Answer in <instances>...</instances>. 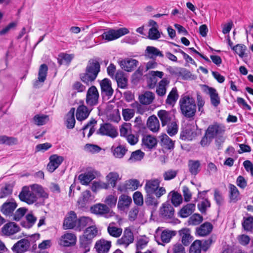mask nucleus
I'll return each instance as SVG.
<instances>
[{
	"mask_svg": "<svg viewBox=\"0 0 253 253\" xmlns=\"http://www.w3.org/2000/svg\"><path fill=\"white\" fill-rule=\"evenodd\" d=\"M212 228V225L211 223L206 222L196 228V233L199 236H205L211 232Z\"/></svg>",
	"mask_w": 253,
	"mask_h": 253,
	"instance_id": "c85d7f7f",
	"label": "nucleus"
},
{
	"mask_svg": "<svg viewBox=\"0 0 253 253\" xmlns=\"http://www.w3.org/2000/svg\"><path fill=\"white\" fill-rule=\"evenodd\" d=\"M144 156V153L140 150L133 152L128 161L130 162H135L141 160Z\"/></svg>",
	"mask_w": 253,
	"mask_h": 253,
	"instance_id": "6e6d98bb",
	"label": "nucleus"
},
{
	"mask_svg": "<svg viewBox=\"0 0 253 253\" xmlns=\"http://www.w3.org/2000/svg\"><path fill=\"white\" fill-rule=\"evenodd\" d=\"M131 125L130 123H124L120 128L121 136L126 137L131 132Z\"/></svg>",
	"mask_w": 253,
	"mask_h": 253,
	"instance_id": "69168bd1",
	"label": "nucleus"
},
{
	"mask_svg": "<svg viewBox=\"0 0 253 253\" xmlns=\"http://www.w3.org/2000/svg\"><path fill=\"white\" fill-rule=\"evenodd\" d=\"M17 143V138L6 135L0 136V144L12 145Z\"/></svg>",
	"mask_w": 253,
	"mask_h": 253,
	"instance_id": "864d4df0",
	"label": "nucleus"
},
{
	"mask_svg": "<svg viewBox=\"0 0 253 253\" xmlns=\"http://www.w3.org/2000/svg\"><path fill=\"white\" fill-rule=\"evenodd\" d=\"M111 246V242L104 239L97 241L95 249L97 253H108Z\"/></svg>",
	"mask_w": 253,
	"mask_h": 253,
	"instance_id": "5701e85b",
	"label": "nucleus"
},
{
	"mask_svg": "<svg viewBox=\"0 0 253 253\" xmlns=\"http://www.w3.org/2000/svg\"><path fill=\"white\" fill-rule=\"evenodd\" d=\"M145 202L147 206L154 207H157L159 203L158 198L154 197V194H146Z\"/></svg>",
	"mask_w": 253,
	"mask_h": 253,
	"instance_id": "603ef678",
	"label": "nucleus"
},
{
	"mask_svg": "<svg viewBox=\"0 0 253 253\" xmlns=\"http://www.w3.org/2000/svg\"><path fill=\"white\" fill-rule=\"evenodd\" d=\"M48 71L47 66L43 64H42L39 69L38 73V80L34 83V87L37 88L39 87V83H43L46 79Z\"/></svg>",
	"mask_w": 253,
	"mask_h": 253,
	"instance_id": "bb28decb",
	"label": "nucleus"
},
{
	"mask_svg": "<svg viewBox=\"0 0 253 253\" xmlns=\"http://www.w3.org/2000/svg\"><path fill=\"white\" fill-rule=\"evenodd\" d=\"M142 144L145 148L151 150L157 146V140L154 136L146 135L142 138Z\"/></svg>",
	"mask_w": 253,
	"mask_h": 253,
	"instance_id": "72a5a7b5",
	"label": "nucleus"
},
{
	"mask_svg": "<svg viewBox=\"0 0 253 253\" xmlns=\"http://www.w3.org/2000/svg\"><path fill=\"white\" fill-rule=\"evenodd\" d=\"M178 232L182 244L185 246H189L193 240L190 230L187 228H184L180 230Z\"/></svg>",
	"mask_w": 253,
	"mask_h": 253,
	"instance_id": "aec40b11",
	"label": "nucleus"
},
{
	"mask_svg": "<svg viewBox=\"0 0 253 253\" xmlns=\"http://www.w3.org/2000/svg\"><path fill=\"white\" fill-rule=\"evenodd\" d=\"M229 198L231 201L234 202L240 199V192L236 186L232 184L228 185Z\"/></svg>",
	"mask_w": 253,
	"mask_h": 253,
	"instance_id": "c03bdc74",
	"label": "nucleus"
},
{
	"mask_svg": "<svg viewBox=\"0 0 253 253\" xmlns=\"http://www.w3.org/2000/svg\"><path fill=\"white\" fill-rule=\"evenodd\" d=\"M202 88L204 92L210 95L211 105L217 107L220 103V99L216 90L207 85H203Z\"/></svg>",
	"mask_w": 253,
	"mask_h": 253,
	"instance_id": "1a4fd4ad",
	"label": "nucleus"
},
{
	"mask_svg": "<svg viewBox=\"0 0 253 253\" xmlns=\"http://www.w3.org/2000/svg\"><path fill=\"white\" fill-rule=\"evenodd\" d=\"M12 186L10 184H6L0 190V199L5 198L10 195L12 193Z\"/></svg>",
	"mask_w": 253,
	"mask_h": 253,
	"instance_id": "5fc2aeb1",
	"label": "nucleus"
},
{
	"mask_svg": "<svg viewBox=\"0 0 253 253\" xmlns=\"http://www.w3.org/2000/svg\"><path fill=\"white\" fill-rule=\"evenodd\" d=\"M114 222H111L107 227V232L109 234L114 238H119L123 233V229L121 227L115 226Z\"/></svg>",
	"mask_w": 253,
	"mask_h": 253,
	"instance_id": "58836bf2",
	"label": "nucleus"
},
{
	"mask_svg": "<svg viewBox=\"0 0 253 253\" xmlns=\"http://www.w3.org/2000/svg\"><path fill=\"white\" fill-rule=\"evenodd\" d=\"M49 162L47 166V169L50 172H53L63 162L64 158L62 156L52 155L49 157Z\"/></svg>",
	"mask_w": 253,
	"mask_h": 253,
	"instance_id": "2eb2a0df",
	"label": "nucleus"
},
{
	"mask_svg": "<svg viewBox=\"0 0 253 253\" xmlns=\"http://www.w3.org/2000/svg\"><path fill=\"white\" fill-rule=\"evenodd\" d=\"M160 181L158 179L147 180L144 186L146 194H154L160 186Z\"/></svg>",
	"mask_w": 253,
	"mask_h": 253,
	"instance_id": "a878e982",
	"label": "nucleus"
},
{
	"mask_svg": "<svg viewBox=\"0 0 253 253\" xmlns=\"http://www.w3.org/2000/svg\"><path fill=\"white\" fill-rule=\"evenodd\" d=\"M27 223L22 222V225L26 228H30L35 224L37 218L32 213H28L26 216Z\"/></svg>",
	"mask_w": 253,
	"mask_h": 253,
	"instance_id": "052dcab7",
	"label": "nucleus"
},
{
	"mask_svg": "<svg viewBox=\"0 0 253 253\" xmlns=\"http://www.w3.org/2000/svg\"><path fill=\"white\" fill-rule=\"evenodd\" d=\"M169 81L167 78H163L158 84L156 88V93L160 96H164L167 91V88Z\"/></svg>",
	"mask_w": 253,
	"mask_h": 253,
	"instance_id": "4c0bfd02",
	"label": "nucleus"
},
{
	"mask_svg": "<svg viewBox=\"0 0 253 253\" xmlns=\"http://www.w3.org/2000/svg\"><path fill=\"white\" fill-rule=\"evenodd\" d=\"M99 97V92L97 88L92 85L90 87L86 92L85 102L89 107L96 105L98 103Z\"/></svg>",
	"mask_w": 253,
	"mask_h": 253,
	"instance_id": "39448f33",
	"label": "nucleus"
},
{
	"mask_svg": "<svg viewBox=\"0 0 253 253\" xmlns=\"http://www.w3.org/2000/svg\"><path fill=\"white\" fill-rule=\"evenodd\" d=\"M175 235L174 231L165 230L162 232L160 238L155 237L159 245L164 246L165 244L169 243L172 237Z\"/></svg>",
	"mask_w": 253,
	"mask_h": 253,
	"instance_id": "6ab92c4d",
	"label": "nucleus"
},
{
	"mask_svg": "<svg viewBox=\"0 0 253 253\" xmlns=\"http://www.w3.org/2000/svg\"><path fill=\"white\" fill-rule=\"evenodd\" d=\"M149 241V238L145 235L139 237L136 243L137 250H139L144 248L147 246Z\"/></svg>",
	"mask_w": 253,
	"mask_h": 253,
	"instance_id": "13d9d810",
	"label": "nucleus"
},
{
	"mask_svg": "<svg viewBox=\"0 0 253 253\" xmlns=\"http://www.w3.org/2000/svg\"><path fill=\"white\" fill-rule=\"evenodd\" d=\"M232 49L238 54L240 57H243L245 55L247 47L244 44H238L233 46Z\"/></svg>",
	"mask_w": 253,
	"mask_h": 253,
	"instance_id": "338daca9",
	"label": "nucleus"
},
{
	"mask_svg": "<svg viewBox=\"0 0 253 253\" xmlns=\"http://www.w3.org/2000/svg\"><path fill=\"white\" fill-rule=\"evenodd\" d=\"M90 210L92 213L106 218L112 216V212L109 208L105 204L100 203L95 204L91 207Z\"/></svg>",
	"mask_w": 253,
	"mask_h": 253,
	"instance_id": "6e6552de",
	"label": "nucleus"
},
{
	"mask_svg": "<svg viewBox=\"0 0 253 253\" xmlns=\"http://www.w3.org/2000/svg\"><path fill=\"white\" fill-rule=\"evenodd\" d=\"M49 116L46 115H36L33 118L34 123L37 126H42L49 121Z\"/></svg>",
	"mask_w": 253,
	"mask_h": 253,
	"instance_id": "de8ad7c7",
	"label": "nucleus"
},
{
	"mask_svg": "<svg viewBox=\"0 0 253 253\" xmlns=\"http://www.w3.org/2000/svg\"><path fill=\"white\" fill-rule=\"evenodd\" d=\"M203 220L202 216L199 214L195 213L189 218L188 223L190 225H197L201 223Z\"/></svg>",
	"mask_w": 253,
	"mask_h": 253,
	"instance_id": "e2e57ef3",
	"label": "nucleus"
},
{
	"mask_svg": "<svg viewBox=\"0 0 253 253\" xmlns=\"http://www.w3.org/2000/svg\"><path fill=\"white\" fill-rule=\"evenodd\" d=\"M119 64L122 69L127 72H130L137 66L138 61L134 59L126 58L120 61Z\"/></svg>",
	"mask_w": 253,
	"mask_h": 253,
	"instance_id": "412c9836",
	"label": "nucleus"
},
{
	"mask_svg": "<svg viewBox=\"0 0 253 253\" xmlns=\"http://www.w3.org/2000/svg\"><path fill=\"white\" fill-rule=\"evenodd\" d=\"M155 98L154 93L151 91H146L139 97L140 102L143 105L151 104Z\"/></svg>",
	"mask_w": 253,
	"mask_h": 253,
	"instance_id": "ea45409f",
	"label": "nucleus"
},
{
	"mask_svg": "<svg viewBox=\"0 0 253 253\" xmlns=\"http://www.w3.org/2000/svg\"><path fill=\"white\" fill-rule=\"evenodd\" d=\"M225 126L220 124L214 123L212 125H210L206 132L209 135L212 139L217 137H221L225 131Z\"/></svg>",
	"mask_w": 253,
	"mask_h": 253,
	"instance_id": "0eeeda50",
	"label": "nucleus"
},
{
	"mask_svg": "<svg viewBox=\"0 0 253 253\" xmlns=\"http://www.w3.org/2000/svg\"><path fill=\"white\" fill-rule=\"evenodd\" d=\"M242 226L245 230L249 232H253V216H250L244 217Z\"/></svg>",
	"mask_w": 253,
	"mask_h": 253,
	"instance_id": "3c124183",
	"label": "nucleus"
},
{
	"mask_svg": "<svg viewBox=\"0 0 253 253\" xmlns=\"http://www.w3.org/2000/svg\"><path fill=\"white\" fill-rule=\"evenodd\" d=\"M91 240L86 239L84 237L82 236L80 237V245L79 247V252L81 253H86L90 250Z\"/></svg>",
	"mask_w": 253,
	"mask_h": 253,
	"instance_id": "c9c22d12",
	"label": "nucleus"
},
{
	"mask_svg": "<svg viewBox=\"0 0 253 253\" xmlns=\"http://www.w3.org/2000/svg\"><path fill=\"white\" fill-rule=\"evenodd\" d=\"M211 204L210 201L206 199L203 201L200 202L197 205L199 210L202 213H205L206 212L207 209L210 207Z\"/></svg>",
	"mask_w": 253,
	"mask_h": 253,
	"instance_id": "774afa93",
	"label": "nucleus"
},
{
	"mask_svg": "<svg viewBox=\"0 0 253 253\" xmlns=\"http://www.w3.org/2000/svg\"><path fill=\"white\" fill-rule=\"evenodd\" d=\"M162 145L165 148L171 149L174 147V142L166 134L161 136Z\"/></svg>",
	"mask_w": 253,
	"mask_h": 253,
	"instance_id": "8fccbe9b",
	"label": "nucleus"
},
{
	"mask_svg": "<svg viewBox=\"0 0 253 253\" xmlns=\"http://www.w3.org/2000/svg\"><path fill=\"white\" fill-rule=\"evenodd\" d=\"M129 33V30L126 28H121L117 30L110 29L104 32L101 35L103 39L107 42L115 40L120 37Z\"/></svg>",
	"mask_w": 253,
	"mask_h": 253,
	"instance_id": "7ed1b4c3",
	"label": "nucleus"
},
{
	"mask_svg": "<svg viewBox=\"0 0 253 253\" xmlns=\"http://www.w3.org/2000/svg\"><path fill=\"white\" fill-rule=\"evenodd\" d=\"M147 126L153 132H157L159 130L160 122L156 116L152 115L148 118Z\"/></svg>",
	"mask_w": 253,
	"mask_h": 253,
	"instance_id": "7c9ffc66",
	"label": "nucleus"
},
{
	"mask_svg": "<svg viewBox=\"0 0 253 253\" xmlns=\"http://www.w3.org/2000/svg\"><path fill=\"white\" fill-rule=\"evenodd\" d=\"M97 124V121H96L94 119H91L82 128V130L84 131L88 127H90V129L89 132L88 133L87 136L89 137L95 131V128H94V126Z\"/></svg>",
	"mask_w": 253,
	"mask_h": 253,
	"instance_id": "4d7b16f0",
	"label": "nucleus"
},
{
	"mask_svg": "<svg viewBox=\"0 0 253 253\" xmlns=\"http://www.w3.org/2000/svg\"><path fill=\"white\" fill-rule=\"evenodd\" d=\"M100 71L99 62L95 59H90L88 62L85 73L81 74L80 78L83 82L89 85L96 79Z\"/></svg>",
	"mask_w": 253,
	"mask_h": 253,
	"instance_id": "f257e3e1",
	"label": "nucleus"
},
{
	"mask_svg": "<svg viewBox=\"0 0 253 253\" xmlns=\"http://www.w3.org/2000/svg\"><path fill=\"white\" fill-rule=\"evenodd\" d=\"M92 224H94L93 220L88 216H82L78 219L77 223L75 230L77 231L81 232Z\"/></svg>",
	"mask_w": 253,
	"mask_h": 253,
	"instance_id": "a211bd4d",
	"label": "nucleus"
},
{
	"mask_svg": "<svg viewBox=\"0 0 253 253\" xmlns=\"http://www.w3.org/2000/svg\"><path fill=\"white\" fill-rule=\"evenodd\" d=\"M111 150L114 156L117 158H122L127 151L126 147L122 145H119L117 147L113 146L111 147Z\"/></svg>",
	"mask_w": 253,
	"mask_h": 253,
	"instance_id": "a19ab883",
	"label": "nucleus"
},
{
	"mask_svg": "<svg viewBox=\"0 0 253 253\" xmlns=\"http://www.w3.org/2000/svg\"><path fill=\"white\" fill-rule=\"evenodd\" d=\"M77 221L76 213L74 211H70L64 219L63 224L64 229L75 230Z\"/></svg>",
	"mask_w": 253,
	"mask_h": 253,
	"instance_id": "9b49d317",
	"label": "nucleus"
},
{
	"mask_svg": "<svg viewBox=\"0 0 253 253\" xmlns=\"http://www.w3.org/2000/svg\"><path fill=\"white\" fill-rule=\"evenodd\" d=\"M97 133L102 135H107L112 138L117 137L118 134L117 129L109 123L101 125Z\"/></svg>",
	"mask_w": 253,
	"mask_h": 253,
	"instance_id": "9d476101",
	"label": "nucleus"
},
{
	"mask_svg": "<svg viewBox=\"0 0 253 253\" xmlns=\"http://www.w3.org/2000/svg\"><path fill=\"white\" fill-rule=\"evenodd\" d=\"M75 112V108H72L66 116L65 124L69 129H72L75 126L76 123Z\"/></svg>",
	"mask_w": 253,
	"mask_h": 253,
	"instance_id": "473e14b6",
	"label": "nucleus"
},
{
	"mask_svg": "<svg viewBox=\"0 0 253 253\" xmlns=\"http://www.w3.org/2000/svg\"><path fill=\"white\" fill-rule=\"evenodd\" d=\"M107 182L110 185L114 188L116 187L117 182L121 179L119 174L116 171L109 172L106 176Z\"/></svg>",
	"mask_w": 253,
	"mask_h": 253,
	"instance_id": "37998d69",
	"label": "nucleus"
},
{
	"mask_svg": "<svg viewBox=\"0 0 253 253\" xmlns=\"http://www.w3.org/2000/svg\"><path fill=\"white\" fill-rule=\"evenodd\" d=\"M181 114L186 118H193L196 112L195 99L189 95H183L179 101Z\"/></svg>",
	"mask_w": 253,
	"mask_h": 253,
	"instance_id": "f03ea898",
	"label": "nucleus"
},
{
	"mask_svg": "<svg viewBox=\"0 0 253 253\" xmlns=\"http://www.w3.org/2000/svg\"><path fill=\"white\" fill-rule=\"evenodd\" d=\"M133 241V233L130 227H126L125 228L121 238L117 240L116 244L126 248Z\"/></svg>",
	"mask_w": 253,
	"mask_h": 253,
	"instance_id": "20e7f679",
	"label": "nucleus"
},
{
	"mask_svg": "<svg viewBox=\"0 0 253 253\" xmlns=\"http://www.w3.org/2000/svg\"><path fill=\"white\" fill-rule=\"evenodd\" d=\"M82 104L80 105L76 110V118L78 121L82 122L86 120L89 116L92 109L87 107L84 104V101H81Z\"/></svg>",
	"mask_w": 253,
	"mask_h": 253,
	"instance_id": "ddd939ff",
	"label": "nucleus"
},
{
	"mask_svg": "<svg viewBox=\"0 0 253 253\" xmlns=\"http://www.w3.org/2000/svg\"><path fill=\"white\" fill-rule=\"evenodd\" d=\"M20 231V227L14 222H10L1 228L2 233L7 236L13 235Z\"/></svg>",
	"mask_w": 253,
	"mask_h": 253,
	"instance_id": "393cba45",
	"label": "nucleus"
},
{
	"mask_svg": "<svg viewBox=\"0 0 253 253\" xmlns=\"http://www.w3.org/2000/svg\"><path fill=\"white\" fill-rule=\"evenodd\" d=\"M178 98L177 89L176 87L173 88L169 93L166 99V103L169 105H174Z\"/></svg>",
	"mask_w": 253,
	"mask_h": 253,
	"instance_id": "09e8293b",
	"label": "nucleus"
},
{
	"mask_svg": "<svg viewBox=\"0 0 253 253\" xmlns=\"http://www.w3.org/2000/svg\"><path fill=\"white\" fill-rule=\"evenodd\" d=\"M167 125L168 126L167 132L170 136H173L177 133L178 127L176 121H172L171 123Z\"/></svg>",
	"mask_w": 253,
	"mask_h": 253,
	"instance_id": "bf43d9fd",
	"label": "nucleus"
},
{
	"mask_svg": "<svg viewBox=\"0 0 253 253\" xmlns=\"http://www.w3.org/2000/svg\"><path fill=\"white\" fill-rule=\"evenodd\" d=\"M145 56L150 59L154 60L157 56L164 57V55L162 52L157 48L152 46H148L145 50Z\"/></svg>",
	"mask_w": 253,
	"mask_h": 253,
	"instance_id": "cd10ccee",
	"label": "nucleus"
},
{
	"mask_svg": "<svg viewBox=\"0 0 253 253\" xmlns=\"http://www.w3.org/2000/svg\"><path fill=\"white\" fill-rule=\"evenodd\" d=\"M201 241L195 240L190 247L189 253H201Z\"/></svg>",
	"mask_w": 253,
	"mask_h": 253,
	"instance_id": "680f3d73",
	"label": "nucleus"
},
{
	"mask_svg": "<svg viewBox=\"0 0 253 253\" xmlns=\"http://www.w3.org/2000/svg\"><path fill=\"white\" fill-rule=\"evenodd\" d=\"M100 85L102 93L108 97L112 96L114 90L112 88L111 82L109 79L105 78L101 80L100 82Z\"/></svg>",
	"mask_w": 253,
	"mask_h": 253,
	"instance_id": "4be33fe9",
	"label": "nucleus"
},
{
	"mask_svg": "<svg viewBox=\"0 0 253 253\" xmlns=\"http://www.w3.org/2000/svg\"><path fill=\"white\" fill-rule=\"evenodd\" d=\"M167 253H186V252L182 244L176 243L169 248Z\"/></svg>",
	"mask_w": 253,
	"mask_h": 253,
	"instance_id": "49530a36",
	"label": "nucleus"
},
{
	"mask_svg": "<svg viewBox=\"0 0 253 253\" xmlns=\"http://www.w3.org/2000/svg\"><path fill=\"white\" fill-rule=\"evenodd\" d=\"M95 178V172L88 171L79 175L78 179L82 185H88L91 181Z\"/></svg>",
	"mask_w": 253,
	"mask_h": 253,
	"instance_id": "f704fd0d",
	"label": "nucleus"
},
{
	"mask_svg": "<svg viewBox=\"0 0 253 253\" xmlns=\"http://www.w3.org/2000/svg\"><path fill=\"white\" fill-rule=\"evenodd\" d=\"M157 115L161 121L163 126L174 121V116L170 111L161 110L158 112Z\"/></svg>",
	"mask_w": 253,
	"mask_h": 253,
	"instance_id": "f3484780",
	"label": "nucleus"
},
{
	"mask_svg": "<svg viewBox=\"0 0 253 253\" xmlns=\"http://www.w3.org/2000/svg\"><path fill=\"white\" fill-rule=\"evenodd\" d=\"M98 230L94 224H92L86 228H85L83 236L89 240L92 241V239L97 235Z\"/></svg>",
	"mask_w": 253,
	"mask_h": 253,
	"instance_id": "79ce46f5",
	"label": "nucleus"
},
{
	"mask_svg": "<svg viewBox=\"0 0 253 253\" xmlns=\"http://www.w3.org/2000/svg\"><path fill=\"white\" fill-rule=\"evenodd\" d=\"M91 200L90 192L89 190H85L82 193L81 197L78 200V203L82 205H85Z\"/></svg>",
	"mask_w": 253,
	"mask_h": 253,
	"instance_id": "0e129e2a",
	"label": "nucleus"
},
{
	"mask_svg": "<svg viewBox=\"0 0 253 253\" xmlns=\"http://www.w3.org/2000/svg\"><path fill=\"white\" fill-rule=\"evenodd\" d=\"M30 247V243L28 240L23 239L14 245L12 249L16 253H23L27 251Z\"/></svg>",
	"mask_w": 253,
	"mask_h": 253,
	"instance_id": "b1692460",
	"label": "nucleus"
},
{
	"mask_svg": "<svg viewBox=\"0 0 253 253\" xmlns=\"http://www.w3.org/2000/svg\"><path fill=\"white\" fill-rule=\"evenodd\" d=\"M188 168L191 174L195 176L201 170V163L199 160H189L188 162Z\"/></svg>",
	"mask_w": 253,
	"mask_h": 253,
	"instance_id": "2f4dec72",
	"label": "nucleus"
},
{
	"mask_svg": "<svg viewBox=\"0 0 253 253\" xmlns=\"http://www.w3.org/2000/svg\"><path fill=\"white\" fill-rule=\"evenodd\" d=\"M131 202L132 200L130 197L123 194L119 198L118 208L120 210L125 211L128 209Z\"/></svg>",
	"mask_w": 253,
	"mask_h": 253,
	"instance_id": "c756f323",
	"label": "nucleus"
},
{
	"mask_svg": "<svg viewBox=\"0 0 253 253\" xmlns=\"http://www.w3.org/2000/svg\"><path fill=\"white\" fill-rule=\"evenodd\" d=\"M17 207L16 203L11 199L10 201H7L2 204L0 207V211L5 215L11 216Z\"/></svg>",
	"mask_w": 253,
	"mask_h": 253,
	"instance_id": "dca6fc26",
	"label": "nucleus"
},
{
	"mask_svg": "<svg viewBox=\"0 0 253 253\" xmlns=\"http://www.w3.org/2000/svg\"><path fill=\"white\" fill-rule=\"evenodd\" d=\"M77 241L76 235L72 233H66L62 235L59 241V244L63 247H71L74 246Z\"/></svg>",
	"mask_w": 253,
	"mask_h": 253,
	"instance_id": "f8f14e48",
	"label": "nucleus"
},
{
	"mask_svg": "<svg viewBox=\"0 0 253 253\" xmlns=\"http://www.w3.org/2000/svg\"><path fill=\"white\" fill-rule=\"evenodd\" d=\"M19 198L21 201L27 203L28 204H32L37 201L38 198L32 190H29L27 186L22 188L19 195Z\"/></svg>",
	"mask_w": 253,
	"mask_h": 253,
	"instance_id": "423d86ee",
	"label": "nucleus"
},
{
	"mask_svg": "<svg viewBox=\"0 0 253 253\" xmlns=\"http://www.w3.org/2000/svg\"><path fill=\"white\" fill-rule=\"evenodd\" d=\"M195 205L189 203L184 206L179 211L178 214L180 217L186 218L190 215L195 210Z\"/></svg>",
	"mask_w": 253,
	"mask_h": 253,
	"instance_id": "e433bc0d",
	"label": "nucleus"
},
{
	"mask_svg": "<svg viewBox=\"0 0 253 253\" xmlns=\"http://www.w3.org/2000/svg\"><path fill=\"white\" fill-rule=\"evenodd\" d=\"M174 210L172 206L169 202H166L162 205L160 209V214L165 219H170L173 217Z\"/></svg>",
	"mask_w": 253,
	"mask_h": 253,
	"instance_id": "4468645a",
	"label": "nucleus"
},
{
	"mask_svg": "<svg viewBox=\"0 0 253 253\" xmlns=\"http://www.w3.org/2000/svg\"><path fill=\"white\" fill-rule=\"evenodd\" d=\"M31 189L35 193L37 196L47 199L48 197V194L44 190L43 188L41 185L38 184H33L31 186Z\"/></svg>",
	"mask_w": 253,
	"mask_h": 253,
	"instance_id": "a18cd8bd",
	"label": "nucleus"
}]
</instances>
